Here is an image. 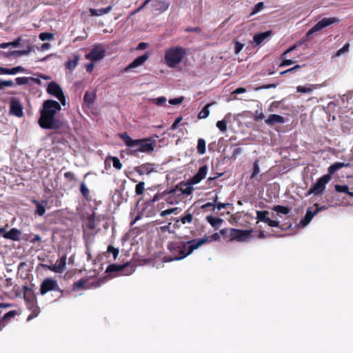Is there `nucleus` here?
<instances>
[{
    "instance_id": "nucleus-11",
    "label": "nucleus",
    "mask_w": 353,
    "mask_h": 353,
    "mask_svg": "<svg viewBox=\"0 0 353 353\" xmlns=\"http://www.w3.org/2000/svg\"><path fill=\"white\" fill-rule=\"evenodd\" d=\"M10 112L18 117H21L23 115V106L19 100L15 97H12L10 100Z\"/></svg>"
},
{
    "instance_id": "nucleus-13",
    "label": "nucleus",
    "mask_w": 353,
    "mask_h": 353,
    "mask_svg": "<svg viewBox=\"0 0 353 353\" xmlns=\"http://www.w3.org/2000/svg\"><path fill=\"white\" fill-rule=\"evenodd\" d=\"M208 167L204 165L199 168L197 173L190 179L191 184H197L205 178L208 173Z\"/></svg>"
},
{
    "instance_id": "nucleus-37",
    "label": "nucleus",
    "mask_w": 353,
    "mask_h": 353,
    "mask_svg": "<svg viewBox=\"0 0 353 353\" xmlns=\"http://www.w3.org/2000/svg\"><path fill=\"white\" fill-rule=\"evenodd\" d=\"M39 37L41 41L52 40L54 38V34L50 32H41Z\"/></svg>"
},
{
    "instance_id": "nucleus-15",
    "label": "nucleus",
    "mask_w": 353,
    "mask_h": 353,
    "mask_svg": "<svg viewBox=\"0 0 353 353\" xmlns=\"http://www.w3.org/2000/svg\"><path fill=\"white\" fill-rule=\"evenodd\" d=\"M148 59V54H144L137 57L132 63H130L126 68L125 71H128L132 68H137L142 65Z\"/></svg>"
},
{
    "instance_id": "nucleus-32",
    "label": "nucleus",
    "mask_w": 353,
    "mask_h": 353,
    "mask_svg": "<svg viewBox=\"0 0 353 353\" xmlns=\"http://www.w3.org/2000/svg\"><path fill=\"white\" fill-rule=\"evenodd\" d=\"M212 105V103H208L204 106V108L199 112L198 114V118L199 119H205L209 116L210 111L209 107Z\"/></svg>"
},
{
    "instance_id": "nucleus-44",
    "label": "nucleus",
    "mask_w": 353,
    "mask_h": 353,
    "mask_svg": "<svg viewBox=\"0 0 353 353\" xmlns=\"http://www.w3.org/2000/svg\"><path fill=\"white\" fill-rule=\"evenodd\" d=\"M207 220L212 226H215L222 222V219L219 218H214L212 216H208Z\"/></svg>"
},
{
    "instance_id": "nucleus-38",
    "label": "nucleus",
    "mask_w": 353,
    "mask_h": 353,
    "mask_svg": "<svg viewBox=\"0 0 353 353\" xmlns=\"http://www.w3.org/2000/svg\"><path fill=\"white\" fill-rule=\"evenodd\" d=\"M349 48H350V44L348 43H345L343 48H341V49H339V50L336 51L334 56L340 57L343 54L349 51Z\"/></svg>"
},
{
    "instance_id": "nucleus-56",
    "label": "nucleus",
    "mask_w": 353,
    "mask_h": 353,
    "mask_svg": "<svg viewBox=\"0 0 353 353\" xmlns=\"http://www.w3.org/2000/svg\"><path fill=\"white\" fill-rule=\"evenodd\" d=\"M64 177L70 181L76 180V177L74 176V173H72V172H66L64 174Z\"/></svg>"
},
{
    "instance_id": "nucleus-51",
    "label": "nucleus",
    "mask_w": 353,
    "mask_h": 353,
    "mask_svg": "<svg viewBox=\"0 0 353 353\" xmlns=\"http://www.w3.org/2000/svg\"><path fill=\"white\" fill-rule=\"evenodd\" d=\"M266 224L270 227H279V222L275 220H271L270 218L266 216Z\"/></svg>"
},
{
    "instance_id": "nucleus-55",
    "label": "nucleus",
    "mask_w": 353,
    "mask_h": 353,
    "mask_svg": "<svg viewBox=\"0 0 353 353\" xmlns=\"http://www.w3.org/2000/svg\"><path fill=\"white\" fill-rule=\"evenodd\" d=\"M177 209H178L177 208H170V209L163 210L161 212V216L164 217L167 215H170V214L174 213L175 211H176Z\"/></svg>"
},
{
    "instance_id": "nucleus-36",
    "label": "nucleus",
    "mask_w": 353,
    "mask_h": 353,
    "mask_svg": "<svg viewBox=\"0 0 353 353\" xmlns=\"http://www.w3.org/2000/svg\"><path fill=\"white\" fill-rule=\"evenodd\" d=\"M274 210L278 214H288L290 212V209L288 207L282 205H276L274 208Z\"/></svg>"
},
{
    "instance_id": "nucleus-5",
    "label": "nucleus",
    "mask_w": 353,
    "mask_h": 353,
    "mask_svg": "<svg viewBox=\"0 0 353 353\" xmlns=\"http://www.w3.org/2000/svg\"><path fill=\"white\" fill-rule=\"evenodd\" d=\"M339 20L336 17H324L316 23L311 29L308 30L306 34L307 39L309 40L312 38V35L317 32L321 31L323 28L338 23Z\"/></svg>"
},
{
    "instance_id": "nucleus-23",
    "label": "nucleus",
    "mask_w": 353,
    "mask_h": 353,
    "mask_svg": "<svg viewBox=\"0 0 353 353\" xmlns=\"http://www.w3.org/2000/svg\"><path fill=\"white\" fill-rule=\"evenodd\" d=\"M32 203L35 204L37 207V210L35 213L37 214L39 216H43L46 212V205L47 204L46 201H42L41 203L38 201L37 200H32Z\"/></svg>"
},
{
    "instance_id": "nucleus-49",
    "label": "nucleus",
    "mask_w": 353,
    "mask_h": 353,
    "mask_svg": "<svg viewBox=\"0 0 353 353\" xmlns=\"http://www.w3.org/2000/svg\"><path fill=\"white\" fill-rule=\"evenodd\" d=\"M14 85V83L12 80L3 81L0 79V90L3 87H12Z\"/></svg>"
},
{
    "instance_id": "nucleus-19",
    "label": "nucleus",
    "mask_w": 353,
    "mask_h": 353,
    "mask_svg": "<svg viewBox=\"0 0 353 353\" xmlns=\"http://www.w3.org/2000/svg\"><path fill=\"white\" fill-rule=\"evenodd\" d=\"M21 234V231L19 230L18 229L12 228L8 232H5V234H3V237L12 241H19Z\"/></svg>"
},
{
    "instance_id": "nucleus-28",
    "label": "nucleus",
    "mask_w": 353,
    "mask_h": 353,
    "mask_svg": "<svg viewBox=\"0 0 353 353\" xmlns=\"http://www.w3.org/2000/svg\"><path fill=\"white\" fill-rule=\"evenodd\" d=\"M265 41V32H260L256 34L253 37L252 45L254 46H258L261 45Z\"/></svg>"
},
{
    "instance_id": "nucleus-10",
    "label": "nucleus",
    "mask_w": 353,
    "mask_h": 353,
    "mask_svg": "<svg viewBox=\"0 0 353 353\" xmlns=\"http://www.w3.org/2000/svg\"><path fill=\"white\" fill-rule=\"evenodd\" d=\"M33 41L31 39H25V41L22 43L23 46H26V48L21 50H13L8 54V57H21L23 55H27L30 52H34V44Z\"/></svg>"
},
{
    "instance_id": "nucleus-42",
    "label": "nucleus",
    "mask_w": 353,
    "mask_h": 353,
    "mask_svg": "<svg viewBox=\"0 0 353 353\" xmlns=\"http://www.w3.org/2000/svg\"><path fill=\"white\" fill-rule=\"evenodd\" d=\"M216 125L221 132H225L227 130V121L225 119L217 121Z\"/></svg>"
},
{
    "instance_id": "nucleus-50",
    "label": "nucleus",
    "mask_w": 353,
    "mask_h": 353,
    "mask_svg": "<svg viewBox=\"0 0 353 353\" xmlns=\"http://www.w3.org/2000/svg\"><path fill=\"white\" fill-rule=\"evenodd\" d=\"M296 91L301 93H310L312 91L311 88H306L304 86L299 85L296 87Z\"/></svg>"
},
{
    "instance_id": "nucleus-8",
    "label": "nucleus",
    "mask_w": 353,
    "mask_h": 353,
    "mask_svg": "<svg viewBox=\"0 0 353 353\" xmlns=\"http://www.w3.org/2000/svg\"><path fill=\"white\" fill-rule=\"evenodd\" d=\"M50 291L61 292L57 281L52 278L45 279L40 286V294L41 295L46 294Z\"/></svg>"
},
{
    "instance_id": "nucleus-1",
    "label": "nucleus",
    "mask_w": 353,
    "mask_h": 353,
    "mask_svg": "<svg viewBox=\"0 0 353 353\" xmlns=\"http://www.w3.org/2000/svg\"><path fill=\"white\" fill-rule=\"evenodd\" d=\"M61 105L59 102L48 99L43 101L42 109L40 110V118L38 123L43 129L57 130L62 127L63 122L56 117L61 110Z\"/></svg>"
},
{
    "instance_id": "nucleus-22",
    "label": "nucleus",
    "mask_w": 353,
    "mask_h": 353,
    "mask_svg": "<svg viewBox=\"0 0 353 353\" xmlns=\"http://www.w3.org/2000/svg\"><path fill=\"white\" fill-rule=\"evenodd\" d=\"M350 165V163H345L342 162H336L331 165L328 168V174L326 175H330L331 176L335 172L339 170V169L344 168V167H348Z\"/></svg>"
},
{
    "instance_id": "nucleus-41",
    "label": "nucleus",
    "mask_w": 353,
    "mask_h": 353,
    "mask_svg": "<svg viewBox=\"0 0 353 353\" xmlns=\"http://www.w3.org/2000/svg\"><path fill=\"white\" fill-rule=\"evenodd\" d=\"M107 252L112 254L114 260L117 259L119 253V249L113 247L112 245H108Z\"/></svg>"
},
{
    "instance_id": "nucleus-7",
    "label": "nucleus",
    "mask_w": 353,
    "mask_h": 353,
    "mask_svg": "<svg viewBox=\"0 0 353 353\" xmlns=\"http://www.w3.org/2000/svg\"><path fill=\"white\" fill-rule=\"evenodd\" d=\"M47 92L57 98L62 105H66V100L61 86L54 81H51L48 86Z\"/></svg>"
},
{
    "instance_id": "nucleus-24",
    "label": "nucleus",
    "mask_w": 353,
    "mask_h": 353,
    "mask_svg": "<svg viewBox=\"0 0 353 353\" xmlns=\"http://www.w3.org/2000/svg\"><path fill=\"white\" fill-rule=\"evenodd\" d=\"M112 6H108L107 8H101V9L90 8L89 12H90L91 16H101V15L108 13L110 11L112 10Z\"/></svg>"
},
{
    "instance_id": "nucleus-53",
    "label": "nucleus",
    "mask_w": 353,
    "mask_h": 353,
    "mask_svg": "<svg viewBox=\"0 0 353 353\" xmlns=\"http://www.w3.org/2000/svg\"><path fill=\"white\" fill-rule=\"evenodd\" d=\"M244 44L240 43L239 41H235V46H234V52L236 54H239L241 50L243 48Z\"/></svg>"
},
{
    "instance_id": "nucleus-35",
    "label": "nucleus",
    "mask_w": 353,
    "mask_h": 353,
    "mask_svg": "<svg viewBox=\"0 0 353 353\" xmlns=\"http://www.w3.org/2000/svg\"><path fill=\"white\" fill-rule=\"evenodd\" d=\"M80 192H81V194L84 196L85 199H89L90 191L84 182H82L81 183Z\"/></svg>"
},
{
    "instance_id": "nucleus-27",
    "label": "nucleus",
    "mask_w": 353,
    "mask_h": 353,
    "mask_svg": "<svg viewBox=\"0 0 353 353\" xmlns=\"http://www.w3.org/2000/svg\"><path fill=\"white\" fill-rule=\"evenodd\" d=\"M25 39H23L21 37H18L16 40L8 42V43H0V48L5 49L9 46H12L14 48L19 47L21 43H23Z\"/></svg>"
},
{
    "instance_id": "nucleus-30",
    "label": "nucleus",
    "mask_w": 353,
    "mask_h": 353,
    "mask_svg": "<svg viewBox=\"0 0 353 353\" xmlns=\"http://www.w3.org/2000/svg\"><path fill=\"white\" fill-rule=\"evenodd\" d=\"M83 100L86 105L88 107H90L94 103L95 94L93 93H90L89 92H86L84 94Z\"/></svg>"
},
{
    "instance_id": "nucleus-18",
    "label": "nucleus",
    "mask_w": 353,
    "mask_h": 353,
    "mask_svg": "<svg viewBox=\"0 0 353 353\" xmlns=\"http://www.w3.org/2000/svg\"><path fill=\"white\" fill-rule=\"evenodd\" d=\"M25 71H26V69L21 65L14 67L12 68H3V67L0 66V72L2 74L14 75L18 72H24Z\"/></svg>"
},
{
    "instance_id": "nucleus-62",
    "label": "nucleus",
    "mask_w": 353,
    "mask_h": 353,
    "mask_svg": "<svg viewBox=\"0 0 353 353\" xmlns=\"http://www.w3.org/2000/svg\"><path fill=\"white\" fill-rule=\"evenodd\" d=\"M41 78L39 77H29V81H33L34 83H35L36 84H37L38 85H41Z\"/></svg>"
},
{
    "instance_id": "nucleus-20",
    "label": "nucleus",
    "mask_w": 353,
    "mask_h": 353,
    "mask_svg": "<svg viewBox=\"0 0 353 353\" xmlns=\"http://www.w3.org/2000/svg\"><path fill=\"white\" fill-rule=\"evenodd\" d=\"M130 265L129 263H125L123 265L111 264L109 265L105 270L106 273L119 272L124 270Z\"/></svg>"
},
{
    "instance_id": "nucleus-64",
    "label": "nucleus",
    "mask_w": 353,
    "mask_h": 353,
    "mask_svg": "<svg viewBox=\"0 0 353 353\" xmlns=\"http://www.w3.org/2000/svg\"><path fill=\"white\" fill-rule=\"evenodd\" d=\"M294 62V61L291 59H285L282 61L281 66H286V65H290L293 64Z\"/></svg>"
},
{
    "instance_id": "nucleus-3",
    "label": "nucleus",
    "mask_w": 353,
    "mask_h": 353,
    "mask_svg": "<svg viewBox=\"0 0 353 353\" xmlns=\"http://www.w3.org/2000/svg\"><path fill=\"white\" fill-rule=\"evenodd\" d=\"M119 136L133 153L150 152L154 150V145L150 139H132L127 132L119 134Z\"/></svg>"
},
{
    "instance_id": "nucleus-40",
    "label": "nucleus",
    "mask_w": 353,
    "mask_h": 353,
    "mask_svg": "<svg viewBox=\"0 0 353 353\" xmlns=\"http://www.w3.org/2000/svg\"><path fill=\"white\" fill-rule=\"evenodd\" d=\"M264 118V114L261 108L259 110H256L254 114V119L256 121H261Z\"/></svg>"
},
{
    "instance_id": "nucleus-43",
    "label": "nucleus",
    "mask_w": 353,
    "mask_h": 353,
    "mask_svg": "<svg viewBox=\"0 0 353 353\" xmlns=\"http://www.w3.org/2000/svg\"><path fill=\"white\" fill-rule=\"evenodd\" d=\"M264 8V3L263 2H259L253 8V10L252 11L250 15H254L256 13H258L259 11L263 10Z\"/></svg>"
},
{
    "instance_id": "nucleus-59",
    "label": "nucleus",
    "mask_w": 353,
    "mask_h": 353,
    "mask_svg": "<svg viewBox=\"0 0 353 353\" xmlns=\"http://www.w3.org/2000/svg\"><path fill=\"white\" fill-rule=\"evenodd\" d=\"M256 214L259 221L265 222V211H257Z\"/></svg>"
},
{
    "instance_id": "nucleus-29",
    "label": "nucleus",
    "mask_w": 353,
    "mask_h": 353,
    "mask_svg": "<svg viewBox=\"0 0 353 353\" xmlns=\"http://www.w3.org/2000/svg\"><path fill=\"white\" fill-rule=\"evenodd\" d=\"M192 185L193 184L190 183V179L189 180V183L188 184H181V187L180 188V190L181 192V194L185 195L191 194L192 191L194 190Z\"/></svg>"
},
{
    "instance_id": "nucleus-60",
    "label": "nucleus",
    "mask_w": 353,
    "mask_h": 353,
    "mask_svg": "<svg viewBox=\"0 0 353 353\" xmlns=\"http://www.w3.org/2000/svg\"><path fill=\"white\" fill-rule=\"evenodd\" d=\"M300 68H301V66L299 65H296L295 66H294L284 72H281V74H286L288 72H295Z\"/></svg>"
},
{
    "instance_id": "nucleus-46",
    "label": "nucleus",
    "mask_w": 353,
    "mask_h": 353,
    "mask_svg": "<svg viewBox=\"0 0 353 353\" xmlns=\"http://www.w3.org/2000/svg\"><path fill=\"white\" fill-rule=\"evenodd\" d=\"M151 101L157 105H162L165 103L167 99L165 97H161L157 99H152Z\"/></svg>"
},
{
    "instance_id": "nucleus-17",
    "label": "nucleus",
    "mask_w": 353,
    "mask_h": 353,
    "mask_svg": "<svg viewBox=\"0 0 353 353\" xmlns=\"http://www.w3.org/2000/svg\"><path fill=\"white\" fill-rule=\"evenodd\" d=\"M135 170L141 175L148 174L154 170V165L152 163H144L137 167Z\"/></svg>"
},
{
    "instance_id": "nucleus-45",
    "label": "nucleus",
    "mask_w": 353,
    "mask_h": 353,
    "mask_svg": "<svg viewBox=\"0 0 353 353\" xmlns=\"http://www.w3.org/2000/svg\"><path fill=\"white\" fill-rule=\"evenodd\" d=\"M85 282H86V281L83 280V279L79 280L77 282H76L73 284V290H79V289L83 288Z\"/></svg>"
},
{
    "instance_id": "nucleus-16",
    "label": "nucleus",
    "mask_w": 353,
    "mask_h": 353,
    "mask_svg": "<svg viewBox=\"0 0 353 353\" xmlns=\"http://www.w3.org/2000/svg\"><path fill=\"white\" fill-rule=\"evenodd\" d=\"M316 214H317V211H312V208H309L306 211L305 216L300 221L299 225L303 228L305 227Z\"/></svg>"
},
{
    "instance_id": "nucleus-4",
    "label": "nucleus",
    "mask_w": 353,
    "mask_h": 353,
    "mask_svg": "<svg viewBox=\"0 0 353 353\" xmlns=\"http://www.w3.org/2000/svg\"><path fill=\"white\" fill-rule=\"evenodd\" d=\"M186 54L184 48L175 46L168 49L165 51L164 59L167 65L170 68H175L183 59Z\"/></svg>"
},
{
    "instance_id": "nucleus-48",
    "label": "nucleus",
    "mask_w": 353,
    "mask_h": 353,
    "mask_svg": "<svg viewBox=\"0 0 353 353\" xmlns=\"http://www.w3.org/2000/svg\"><path fill=\"white\" fill-rule=\"evenodd\" d=\"M112 164L114 168H115L117 170H121L122 168V163H121L119 158L114 157H112Z\"/></svg>"
},
{
    "instance_id": "nucleus-63",
    "label": "nucleus",
    "mask_w": 353,
    "mask_h": 353,
    "mask_svg": "<svg viewBox=\"0 0 353 353\" xmlns=\"http://www.w3.org/2000/svg\"><path fill=\"white\" fill-rule=\"evenodd\" d=\"M246 92V89L244 88H238L232 92V94H239Z\"/></svg>"
},
{
    "instance_id": "nucleus-26",
    "label": "nucleus",
    "mask_w": 353,
    "mask_h": 353,
    "mask_svg": "<svg viewBox=\"0 0 353 353\" xmlns=\"http://www.w3.org/2000/svg\"><path fill=\"white\" fill-rule=\"evenodd\" d=\"M234 238L239 241H245L250 236L251 230H236Z\"/></svg>"
},
{
    "instance_id": "nucleus-2",
    "label": "nucleus",
    "mask_w": 353,
    "mask_h": 353,
    "mask_svg": "<svg viewBox=\"0 0 353 353\" xmlns=\"http://www.w3.org/2000/svg\"><path fill=\"white\" fill-rule=\"evenodd\" d=\"M211 236H204L201 239H192L187 242L174 241L170 242L168 245V249L172 254V258L168 261L181 260L194 250L200 248L203 244L210 241Z\"/></svg>"
},
{
    "instance_id": "nucleus-47",
    "label": "nucleus",
    "mask_w": 353,
    "mask_h": 353,
    "mask_svg": "<svg viewBox=\"0 0 353 353\" xmlns=\"http://www.w3.org/2000/svg\"><path fill=\"white\" fill-rule=\"evenodd\" d=\"M16 84L18 85H25L29 82V77H17L16 79Z\"/></svg>"
},
{
    "instance_id": "nucleus-25",
    "label": "nucleus",
    "mask_w": 353,
    "mask_h": 353,
    "mask_svg": "<svg viewBox=\"0 0 353 353\" xmlns=\"http://www.w3.org/2000/svg\"><path fill=\"white\" fill-rule=\"evenodd\" d=\"M80 59V56L78 54H74L73 59L71 60H68L65 63V68L70 70H73L77 67L79 61Z\"/></svg>"
},
{
    "instance_id": "nucleus-54",
    "label": "nucleus",
    "mask_w": 353,
    "mask_h": 353,
    "mask_svg": "<svg viewBox=\"0 0 353 353\" xmlns=\"http://www.w3.org/2000/svg\"><path fill=\"white\" fill-rule=\"evenodd\" d=\"M16 315V312L14 310H11L6 313L3 317V321H8L10 319L13 318Z\"/></svg>"
},
{
    "instance_id": "nucleus-21",
    "label": "nucleus",
    "mask_w": 353,
    "mask_h": 353,
    "mask_svg": "<svg viewBox=\"0 0 353 353\" xmlns=\"http://www.w3.org/2000/svg\"><path fill=\"white\" fill-rule=\"evenodd\" d=\"M285 123V118L279 114H270L268 119H266V123L269 125H274L275 123Z\"/></svg>"
},
{
    "instance_id": "nucleus-9",
    "label": "nucleus",
    "mask_w": 353,
    "mask_h": 353,
    "mask_svg": "<svg viewBox=\"0 0 353 353\" xmlns=\"http://www.w3.org/2000/svg\"><path fill=\"white\" fill-rule=\"evenodd\" d=\"M146 4H150L152 12L162 13L166 11L170 3L166 0H145Z\"/></svg>"
},
{
    "instance_id": "nucleus-39",
    "label": "nucleus",
    "mask_w": 353,
    "mask_h": 353,
    "mask_svg": "<svg viewBox=\"0 0 353 353\" xmlns=\"http://www.w3.org/2000/svg\"><path fill=\"white\" fill-rule=\"evenodd\" d=\"M145 183L141 181L136 185L135 192L137 195H141L145 189Z\"/></svg>"
},
{
    "instance_id": "nucleus-6",
    "label": "nucleus",
    "mask_w": 353,
    "mask_h": 353,
    "mask_svg": "<svg viewBox=\"0 0 353 353\" xmlns=\"http://www.w3.org/2000/svg\"><path fill=\"white\" fill-rule=\"evenodd\" d=\"M331 176L330 175H323L320 177L316 183H314L307 191L306 195L314 194V195H321L325 189L326 184L330 181Z\"/></svg>"
},
{
    "instance_id": "nucleus-58",
    "label": "nucleus",
    "mask_w": 353,
    "mask_h": 353,
    "mask_svg": "<svg viewBox=\"0 0 353 353\" xmlns=\"http://www.w3.org/2000/svg\"><path fill=\"white\" fill-rule=\"evenodd\" d=\"M181 120H182V117H177V118L175 119L174 122V123H172V125H171L170 129H171V130H174L176 129V128H177V126H178L179 123L181 121Z\"/></svg>"
},
{
    "instance_id": "nucleus-52",
    "label": "nucleus",
    "mask_w": 353,
    "mask_h": 353,
    "mask_svg": "<svg viewBox=\"0 0 353 353\" xmlns=\"http://www.w3.org/2000/svg\"><path fill=\"white\" fill-rule=\"evenodd\" d=\"M258 163V160L255 161V162L254 163L253 172L252 174V178L255 177L259 172L260 169Z\"/></svg>"
},
{
    "instance_id": "nucleus-61",
    "label": "nucleus",
    "mask_w": 353,
    "mask_h": 353,
    "mask_svg": "<svg viewBox=\"0 0 353 353\" xmlns=\"http://www.w3.org/2000/svg\"><path fill=\"white\" fill-rule=\"evenodd\" d=\"M147 6L145 1L142 3L141 6H139L137 9L134 10L131 12V15H134L138 12H139L144 7Z\"/></svg>"
},
{
    "instance_id": "nucleus-34",
    "label": "nucleus",
    "mask_w": 353,
    "mask_h": 353,
    "mask_svg": "<svg viewBox=\"0 0 353 353\" xmlns=\"http://www.w3.org/2000/svg\"><path fill=\"white\" fill-rule=\"evenodd\" d=\"M192 219H193V215L192 213H190L189 211H187L185 212V214L183 216L181 217L180 219V221L183 223V224H186V223H192Z\"/></svg>"
},
{
    "instance_id": "nucleus-57",
    "label": "nucleus",
    "mask_w": 353,
    "mask_h": 353,
    "mask_svg": "<svg viewBox=\"0 0 353 353\" xmlns=\"http://www.w3.org/2000/svg\"><path fill=\"white\" fill-rule=\"evenodd\" d=\"M183 101V97L174 98L170 99L169 103L172 105H179Z\"/></svg>"
},
{
    "instance_id": "nucleus-33",
    "label": "nucleus",
    "mask_w": 353,
    "mask_h": 353,
    "mask_svg": "<svg viewBox=\"0 0 353 353\" xmlns=\"http://www.w3.org/2000/svg\"><path fill=\"white\" fill-rule=\"evenodd\" d=\"M196 149L199 154H203L205 152V141L203 139H198Z\"/></svg>"
},
{
    "instance_id": "nucleus-14",
    "label": "nucleus",
    "mask_w": 353,
    "mask_h": 353,
    "mask_svg": "<svg viewBox=\"0 0 353 353\" xmlns=\"http://www.w3.org/2000/svg\"><path fill=\"white\" fill-rule=\"evenodd\" d=\"M66 265V256H62L59 260L57 261L54 265H52L51 271L56 273H62Z\"/></svg>"
},
{
    "instance_id": "nucleus-31",
    "label": "nucleus",
    "mask_w": 353,
    "mask_h": 353,
    "mask_svg": "<svg viewBox=\"0 0 353 353\" xmlns=\"http://www.w3.org/2000/svg\"><path fill=\"white\" fill-rule=\"evenodd\" d=\"M334 189L337 192L345 193L348 194L350 197H353V192H350L349 188L346 185H341L336 184L334 186Z\"/></svg>"
},
{
    "instance_id": "nucleus-12",
    "label": "nucleus",
    "mask_w": 353,
    "mask_h": 353,
    "mask_svg": "<svg viewBox=\"0 0 353 353\" xmlns=\"http://www.w3.org/2000/svg\"><path fill=\"white\" fill-rule=\"evenodd\" d=\"M105 50L95 48L85 55V58L92 61H99L105 57Z\"/></svg>"
}]
</instances>
